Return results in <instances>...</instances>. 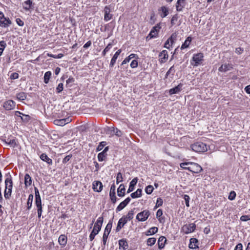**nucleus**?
Here are the masks:
<instances>
[{"mask_svg": "<svg viewBox=\"0 0 250 250\" xmlns=\"http://www.w3.org/2000/svg\"><path fill=\"white\" fill-rule=\"evenodd\" d=\"M127 222L126 219L123 216L119 219L117 226L116 229V231H119L124 227V226Z\"/></svg>", "mask_w": 250, "mask_h": 250, "instance_id": "nucleus-17", "label": "nucleus"}, {"mask_svg": "<svg viewBox=\"0 0 250 250\" xmlns=\"http://www.w3.org/2000/svg\"><path fill=\"white\" fill-rule=\"evenodd\" d=\"M35 204L37 207H42L41 197L35 198Z\"/></svg>", "mask_w": 250, "mask_h": 250, "instance_id": "nucleus-48", "label": "nucleus"}, {"mask_svg": "<svg viewBox=\"0 0 250 250\" xmlns=\"http://www.w3.org/2000/svg\"><path fill=\"white\" fill-rule=\"evenodd\" d=\"M243 245L242 244L239 243L236 245L235 247L234 250H243Z\"/></svg>", "mask_w": 250, "mask_h": 250, "instance_id": "nucleus-64", "label": "nucleus"}, {"mask_svg": "<svg viewBox=\"0 0 250 250\" xmlns=\"http://www.w3.org/2000/svg\"><path fill=\"white\" fill-rule=\"evenodd\" d=\"M16 22L20 26H22L24 25V22L19 18L16 19Z\"/></svg>", "mask_w": 250, "mask_h": 250, "instance_id": "nucleus-60", "label": "nucleus"}, {"mask_svg": "<svg viewBox=\"0 0 250 250\" xmlns=\"http://www.w3.org/2000/svg\"><path fill=\"white\" fill-rule=\"evenodd\" d=\"M32 4V1L31 0H27L24 2L23 7L25 10H29Z\"/></svg>", "mask_w": 250, "mask_h": 250, "instance_id": "nucleus-37", "label": "nucleus"}, {"mask_svg": "<svg viewBox=\"0 0 250 250\" xmlns=\"http://www.w3.org/2000/svg\"><path fill=\"white\" fill-rule=\"evenodd\" d=\"M196 228V225L194 223H190L185 225L182 227L183 231L186 234H188L194 231Z\"/></svg>", "mask_w": 250, "mask_h": 250, "instance_id": "nucleus-7", "label": "nucleus"}, {"mask_svg": "<svg viewBox=\"0 0 250 250\" xmlns=\"http://www.w3.org/2000/svg\"><path fill=\"white\" fill-rule=\"evenodd\" d=\"M163 215V211L161 209H159L156 212L157 218H160Z\"/></svg>", "mask_w": 250, "mask_h": 250, "instance_id": "nucleus-62", "label": "nucleus"}, {"mask_svg": "<svg viewBox=\"0 0 250 250\" xmlns=\"http://www.w3.org/2000/svg\"><path fill=\"white\" fill-rule=\"evenodd\" d=\"M119 249H122L123 250H125L128 248V244L126 240L121 239L119 241Z\"/></svg>", "mask_w": 250, "mask_h": 250, "instance_id": "nucleus-27", "label": "nucleus"}, {"mask_svg": "<svg viewBox=\"0 0 250 250\" xmlns=\"http://www.w3.org/2000/svg\"><path fill=\"white\" fill-rule=\"evenodd\" d=\"M163 200L161 198H157L156 204L155 208H157L158 207L161 206L163 204Z\"/></svg>", "mask_w": 250, "mask_h": 250, "instance_id": "nucleus-51", "label": "nucleus"}, {"mask_svg": "<svg viewBox=\"0 0 250 250\" xmlns=\"http://www.w3.org/2000/svg\"><path fill=\"white\" fill-rule=\"evenodd\" d=\"M6 45V42L4 41H1L0 42V56L1 55Z\"/></svg>", "mask_w": 250, "mask_h": 250, "instance_id": "nucleus-44", "label": "nucleus"}, {"mask_svg": "<svg viewBox=\"0 0 250 250\" xmlns=\"http://www.w3.org/2000/svg\"><path fill=\"white\" fill-rule=\"evenodd\" d=\"M115 188H116L115 186L113 184L111 186L109 194H115Z\"/></svg>", "mask_w": 250, "mask_h": 250, "instance_id": "nucleus-58", "label": "nucleus"}, {"mask_svg": "<svg viewBox=\"0 0 250 250\" xmlns=\"http://www.w3.org/2000/svg\"><path fill=\"white\" fill-rule=\"evenodd\" d=\"M158 229L157 227H153L150 228L146 232V235L147 236L155 234L158 232Z\"/></svg>", "mask_w": 250, "mask_h": 250, "instance_id": "nucleus-31", "label": "nucleus"}, {"mask_svg": "<svg viewBox=\"0 0 250 250\" xmlns=\"http://www.w3.org/2000/svg\"><path fill=\"white\" fill-rule=\"evenodd\" d=\"M191 40H192L191 37H188L185 40L184 43L182 45L181 49H184L185 48H188L189 46V45L191 42Z\"/></svg>", "mask_w": 250, "mask_h": 250, "instance_id": "nucleus-32", "label": "nucleus"}, {"mask_svg": "<svg viewBox=\"0 0 250 250\" xmlns=\"http://www.w3.org/2000/svg\"><path fill=\"white\" fill-rule=\"evenodd\" d=\"M240 220L242 221H247L248 220H250V215H242L240 217Z\"/></svg>", "mask_w": 250, "mask_h": 250, "instance_id": "nucleus-54", "label": "nucleus"}, {"mask_svg": "<svg viewBox=\"0 0 250 250\" xmlns=\"http://www.w3.org/2000/svg\"><path fill=\"white\" fill-rule=\"evenodd\" d=\"M184 198L185 201L186 206L188 207L189 206V201L190 199L189 196L188 195H184Z\"/></svg>", "mask_w": 250, "mask_h": 250, "instance_id": "nucleus-53", "label": "nucleus"}, {"mask_svg": "<svg viewBox=\"0 0 250 250\" xmlns=\"http://www.w3.org/2000/svg\"><path fill=\"white\" fill-rule=\"evenodd\" d=\"M121 53V50L119 49L118 50L114 55L112 58L111 59L109 66L110 67H113L114 65L115 64L116 60L117 59L119 55Z\"/></svg>", "mask_w": 250, "mask_h": 250, "instance_id": "nucleus-24", "label": "nucleus"}, {"mask_svg": "<svg viewBox=\"0 0 250 250\" xmlns=\"http://www.w3.org/2000/svg\"><path fill=\"white\" fill-rule=\"evenodd\" d=\"M11 24V21L9 18L4 17L3 13L0 12V26L6 27Z\"/></svg>", "mask_w": 250, "mask_h": 250, "instance_id": "nucleus-6", "label": "nucleus"}, {"mask_svg": "<svg viewBox=\"0 0 250 250\" xmlns=\"http://www.w3.org/2000/svg\"><path fill=\"white\" fill-rule=\"evenodd\" d=\"M102 183L98 181H95L93 183V189L95 191L101 192L103 189Z\"/></svg>", "mask_w": 250, "mask_h": 250, "instance_id": "nucleus-13", "label": "nucleus"}, {"mask_svg": "<svg viewBox=\"0 0 250 250\" xmlns=\"http://www.w3.org/2000/svg\"><path fill=\"white\" fill-rule=\"evenodd\" d=\"M40 158L42 161L46 162L49 165H52V160L45 153L42 154L40 156Z\"/></svg>", "mask_w": 250, "mask_h": 250, "instance_id": "nucleus-28", "label": "nucleus"}, {"mask_svg": "<svg viewBox=\"0 0 250 250\" xmlns=\"http://www.w3.org/2000/svg\"><path fill=\"white\" fill-rule=\"evenodd\" d=\"M72 157V155H68L66 156L62 160V163L64 164L68 162Z\"/></svg>", "mask_w": 250, "mask_h": 250, "instance_id": "nucleus-56", "label": "nucleus"}, {"mask_svg": "<svg viewBox=\"0 0 250 250\" xmlns=\"http://www.w3.org/2000/svg\"><path fill=\"white\" fill-rule=\"evenodd\" d=\"M32 183V178L28 174L24 176V184L26 187L30 186Z\"/></svg>", "mask_w": 250, "mask_h": 250, "instance_id": "nucleus-33", "label": "nucleus"}, {"mask_svg": "<svg viewBox=\"0 0 250 250\" xmlns=\"http://www.w3.org/2000/svg\"><path fill=\"white\" fill-rule=\"evenodd\" d=\"M160 11H162V13L160 14V16L162 18L166 17L168 14V11L167 8L165 6H162L159 10Z\"/></svg>", "mask_w": 250, "mask_h": 250, "instance_id": "nucleus-36", "label": "nucleus"}, {"mask_svg": "<svg viewBox=\"0 0 250 250\" xmlns=\"http://www.w3.org/2000/svg\"><path fill=\"white\" fill-rule=\"evenodd\" d=\"M125 188L123 184H121L117 189L118 196L119 197H123L125 195Z\"/></svg>", "mask_w": 250, "mask_h": 250, "instance_id": "nucleus-26", "label": "nucleus"}, {"mask_svg": "<svg viewBox=\"0 0 250 250\" xmlns=\"http://www.w3.org/2000/svg\"><path fill=\"white\" fill-rule=\"evenodd\" d=\"M150 215V212L148 210H144L139 213L136 216V219L139 221L144 222L146 220Z\"/></svg>", "mask_w": 250, "mask_h": 250, "instance_id": "nucleus-5", "label": "nucleus"}, {"mask_svg": "<svg viewBox=\"0 0 250 250\" xmlns=\"http://www.w3.org/2000/svg\"><path fill=\"white\" fill-rule=\"evenodd\" d=\"M232 68V65L231 64L225 63L222 64L218 69L220 72H226L230 70Z\"/></svg>", "mask_w": 250, "mask_h": 250, "instance_id": "nucleus-20", "label": "nucleus"}, {"mask_svg": "<svg viewBox=\"0 0 250 250\" xmlns=\"http://www.w3.org/2000/svg\"><path fill=\"white\" fill-rule=\"evenodd\" d=\"M159 57L160 58L159 61L161 63L165 62L168 57L167 51L166 50H163L160 53Z\"/></svg>", "mask_w": 250, "mask_h": 250, "instance_id": "nucleus-14", "label": "nucleus"}, {"mask_svg": "<svg viewBox=\"0 0 250 250\" xmlns=\"http://www.w3.org/2000/svg\"><path fill=\"white\" fill-rule=\"evenodd\" d=\"M167 242V239L165 236H160L158 241V248L160 250L163 249L166 244Z\"/></svg>", "mask_w": 250, "mask_h": 250, "instance_id": "nucleus-19", "label": "nucleus"}, {"mask_svg": "<svg viewBox=\"0 0 250 250\" xmlns=\"http://www.w3.org/2000/svg\"><path fill=\"white\" fill-rule=\"evenodd\" d=\"M138 66V62L137 61L135 60H133L131 63H130V66L131 68H136Z\"/></svg>", "mask_w": 250, "mask_h": 250, "instance_id": "nucleus-55", "label": "nucleus"}, {"mask_svg": "<svg viewBox=\"0 0 250 250\" xmlns=\"http://www.w3.org/2000/svg\"><path fill=\"white\" fill-rule=\"evenodd\" d=\"M103 221V217H100L94 224L93 229L89 235V239L91 241L94 239L95 236L98 234L100 231Z\"/></svg>", "mask_w": 250, "mask_h": 250, "instance_id": "nucleus-2", "label": "nucleus"}, {"mask_svg": "<svg viewBox=\"0 0 250 250\" xmlns=\"http://www.w3.org/2000/svg\"><path fill=\"white\" fill-rule=\"evenodd\" d=\"M198 243V241L197 239L192 238L190 239V243L189 244V248L192 249H195L198 248V247L197 244Z\"/></svg>", "mask_w": 250, "mask_h": 250, "instance_id": "nucleus-25", "label": "nucleus"}, {"mask_svg": "<svg viewBox=\"0 0 250 250\" xmlns=\"http://www.w3.org/2000/svg\"><path fill=\"white\" fill-rule=\"evenodd\" d=\"M106 143L105 142H101L97 148V150L98 151L101 150L103 148V147L106 145Z\"/></svg>", "mask_w": 250, "mask_h": 250, "instance_id": "nucleus-50", "label": "nucleus"}, {"mask_svg": "<svg viewBox=\"0 0 250 250\" xmlns=\"http://www.w3.org/2000/svg\"><path fill=\"white\" fill-rule=\"evenodd\" d=\"M16 106V103L11 100H7L3 103V107L6 110L13 109Z\"/></svg>", "mask_w": 250, "mask_h": 250, "instance_id": "nucleus-9", "label": "nucleus"}, {"mask_svg": "<svg viewBox=\"0 0 250 250\" xmlns=\"http://www.w3.org/2000/svg\"><path fill=\"white\" fill-rule=\"evenodd\" d=\"M109 130L111 131V132H113V133L112 134V135L114 134H115V135H116L117 137H120L122 135V131L117 128H115L114 127H112L109 128Z\"/></svg>", "mask_w": 250, "mask_h": 250, "instance_id": "nucleus-29", "label": "nucleus"}, {"mask_svg": "<svg viewBox=\"0 0 250 250\" xmlns=\"http://www.w3.org/2000/svg\"><path fill=\"white\" fill-rule=\"evenodd\" d=\"M170 42V40L168 39L164 44V47H165L167 49H169L170 46L171 45L169 44Z\"/></svg>", "mask_w": 250, "mask_h": 250, "instance_id": "nucleus-61", "label": "nucleus"}, {"mask_svg": "<svg viewBox=\"0 0 250 250\" xmlns=\"http://www.w3.org/2000/svg\"><path fill=\"white\" fill-rule=\"evenodd\" d=\"M111 228H112V222H109L107 224V225L105 227L104 234H103V244L104 245H105L106 244V240H107L108 236L111 231Z\"/></svg>", "mask_w": 250, "mask_h": 250, "instance_id": "nucleus-8", "label": "nucleus"}, {"mask_svg": "<svg viewBox=\"0 0 250 250\" xmlns=\"http://www.w3.org/2000/svg\"><path fill=\"white\" fill-rule=\"evenodd\" d=\"M5 143L13 147L17 146V141L15 139L8 138L5 140Z\"/></svg>", "mask_w": 250, "mask_h": 250, "instance_id": "nucleus-34", "label": "nucleus"}, {"mask_svg": "<svg viewBox=\"0 0 250 250\" xmlns=\"http://www.w3.org/2000/svg\"><path fill=\"white\" fill-rule=\"evenodd\" d=\"M58 242L61 245L65 246L67 243V237L64 235H61L58 239Z\"/></svg>", "mask_w": 250, "mask_h": 250, "instance_id": "nucleus-30", "label": "nucleus"}, {"mask_svg": "<svg viewBox=\"0 0 250 250\" xmlns=\"http://www.w3.org/2000/svg\"><path fill=\"white\" fill-rule=\"evenodd\" d=\"M123 181V177L122 173L119 172L117 173L116 177V183L118 184L120 182H121Z\"/></svg>", "mask_w": 250, "mask_h": 250, "instance_id": "nucleus-47", "label": "nucleus"}, {"mask_svg": "<svg viewBox=\"0 0 250 250\" xmlns=\"http://www.w3.org/2000/svg\"><path fill=\"white\" fill-rule=\"evenodd\" d=\"M160 29L161 26L160 24H157L156 26L152 28L148 36L147 37V38L149 37L150 39H151L157 37L158 32Z\"/></svg>", "mask_w": 250, "mask_h": 250, "instance_id": "nucleus-11", "label": "nucleus"}, {"mask_svg": "<svg viewBox=\"0 0 250 250\" xmlns=\"http://www.w3.org/2000/svg\"><path fill=\"white\" fill-rule=\"evenodd\" d=\"M236 197V193L234 191H231L230 192L229 194V199L232 201Z\"/></svg>", "mask_w": 250, "mask_h": 250, "instance_id": "nucleus-49", "label": "nucleus"}, {"mask_svg": "<svg viewBox=\"0 0 250 250\" xmlns=\"http://www.w3.org/2000/svg\"><path fill=\"white\" fill-rule=\"evenodd\" d=\"M183 84L181 83H179L177 86L169 90V94L173 95L179 93L183 88Z\"/></svg>", "mask_w": 250, "mask_h": 250, "instance_id": "nucleus-12", "label": "nucleus"}, {"mask_svg": "<svg viewBox=\"0 0 250 250\" xmlns=\"http://www.w3.org/2000/svg\"><path fill=\"white\" fill-rule=\"evenodd\" d=\"M110 8L108 6H106L104 9V20L105 21H108L112 18V16L111 14H110Z\"/></svg>", "mask_w": 250, "mask_h": 250, "instance_id": "nucleus-18", "label": "nucleus"}, {"mask_svg": "<svg viewBox=\"0 0 250 250\" xmlns=\"http://www.w3.org/2000/svg\"><path fill=\"white\" fill-rule=\"evenodd\" d=\"M108 150V147H105L104 150L99 153L98 155V159L99 161L102 162L105 160L106 156L107 155L106 152Z\"/></svg>", "mask_w": 250, "mask_h": 250, "instance_id": "nucleus-16", "label": "nucleus"}, {"mask_svg": "<svg viewBox=\"0 0 250 250\" xmlns=\"http://www.w3.org/2000/svg\"><path fill=\"white\" fill-rule=\"evenodd\" d=\"M138 181V178L137 177L134 178L132 180L130 183L129 188L127 191V193H130L134 189V187L137 184Z\"/></svg>", "mask_w": 250, "mask_h": 250, "instance_id": "nucleus-23", "label": "nucleus"}, {"mask_svg": "<svg viewBox=\"0 0 250 250\" xmlns=\"http://www.w3.org/2000/svg\"><path fill=\"white\" fill-rule=\"evenodd\" d=\"M154 188L153 186L149 185L145 188V191L147 194H150L153 191Z\"/></svg>", "mask_w": 250, "mask_h": 250, "instance_id": "nucleus-45", "label": "nucleus"}, {"mask_svg": "<svg viewBox=\"0 0 250 250\" xmlns=\"http://www.w3.org/2000/svg\"><path fill=\"white\" fill-rule=\"evenodd\" d=\"M33 198V194H31L29 195L27 202V208L28 210H29L32 207Z\"/></svg>", "mask_w": 250, "mask_h": 250, "instance_id": "nucleus-35", "label": "nucleus"}, {"mask_svg": "<svg viewBox=\"0 0 250 250\" xmlns=\"http://www.w3.org/2000/svg\"><path fill=\"white\" fill-rule=\"evenodd\" d=\"M180 167L185 169H188L194 173H198L202 171V167L197 163L193 162H184L180 165Z\"/></svg>", "mask_w": 250, "mask_h": 250, "instance_id": "nucleus-1", "label": "nucleus"}, {"mask_svg": "<svg viewBox=\"0 0 250 250\" xmlns=\"http://www.w3.org/2000/svg\"><path fill=\"white\" fill-rule=\"evenodd\" d=\"M177 15L173 16L171 20V24L173 25L175 24V21L177 20Z\"/></svg>", "mask_w": 250, "mask_h": 250, "instance_id": "nucleus-63", "label": "nucleus"}, {"mask_svg": "<svg viewBox=\"0 0 250 250\" xmlns=\"http://www.w3.org/2000/svg\"><path fill=\"white\" fill-rule=\"evenodd\" d=\"M17 98L21 101L24 100L26 98V94L25 92H21L17 94Z\"/></svg>", "mask_w": 250, "mask_h": 250, "instance_id": "nucleus-39", "label": "nucleus"}, {"mask_svg": "<svg viewBox=\"0 0 250 250\" xmlns=\"http://www.w3.org/2000/svg\"><path fill=\"white\" fill-rule=\"evenodd\" d=\"M192 149L197 152H204L208 150L207 145L202 142H196L191 146Z\"/></svg>", "mask_w": 250, "mask_h": 250, "instance_id": "nucleus-4", "label": "nucleus"}, {"mask_svg": "<svg viewBox=\"0 0 250 250\" xmlns=\"http://www.w3.org/2000/svg\"><path fill=\"white\" fill-rule=\"evenodd\" d=\"M204 55L203 53H200L194 54L192 57V61L195 62L194 64H192L195 66L198 65L203 61Z\"/></svg>", "mask_w": 250, "mask_h": 250, "instance_id": "nucleus-10", "label": "nucleus"}, {"mask_svg": "<svg viewBox=\"0 0 250 250\" xmlns=\"http://www.w3.org/2000/svg\"><path fill=\"white\" fill-rule=\"evenodd\" d=\"M156 239L154 237H151L148 238L146 241V244L148 246H152L156 243Z\"/></svg>", "mask_w": 250, "mask_h": 250, "instance_id": "nucleus-41", "label": "nucleus"}, {"mask_svg": "<svg viewBox=\"0 0 250 250\" xmlns=\"http://www.w3.org/2000/svg\"><path fill=\"white\" fill-rule=\"evenodd\" d=\"M5 189L4 191V197L9 199L11 195L13 183L11 177L7 178L5 180Z\"/></svg>", "mask_w": 250, "mask_h": 250, "instance_id": "nucleus-3", "label": "nucleus"}, {"mask_svg": "<svg viewBox=\"0 0 250 250\" xmlns=\"http://www.w3.org/2000/svg\"><path fill=\"white\" fill-rule=\"evenodd\" d=\"M51 76V72L50 71H47L44 75V82L45 83H48L49 79Z\"/></svg>", "mask_w": 250, "mask_h": 250, "instance_id": "nucleus-40", "label": "nucleus"}, {"mask_svg": "<svg viewBox=\"0 0 250 250\" xmlns=\"http://www.w3.org/2000/svg\"><path fill=\"white\" fill-rule=\"evenodd\" d=\"M186 0H178L176 4V8L177 11H181L184 7Z\"/></svg>", "mask_w": 250, "mask_h": 250, "instance_id": "nucleus-22", "label": "nucleus"}, {"mask_svg": "<svg viewBox=\"0 0 250 250\" xmlns=\"http://www.w3.org/2000/svg\"><path fill=\"white\" fill-rule=\"evenodd\" d=\"M69 122L70 120L69 118H64L62 119L55 120L54 121V124L57 125L63 126Z\"/></svg>", "mask_w": 250, "mask_h": 250, "instance_id": "nucleus-21", "label": "nucleus"}, {"mask_svg": "<svg viewBox=\"0 0 250 250\" xmlns=\"http://www.w3.org/2000/svg\"><path fill=\"white\" fill-rule=\"evenodd\" d=\"M23 117L20 116L21 119L23 122L27 123L30 120V117L27 115L22 114Z\"/></svg>", "mask_w": 250, "mask_h": 250, "instance_id": "nucleus-46", "label": "nucleus"}, {"mask_svg": "<svg viewBox=\"0 0 250 250\" xmlns=\"http://www.w3.org/2000/svg\"><path fill=\"white\" fill-rule=\"evenodd\" d=\"M130 200L129 197H127L116 208V211H120L122 210L129 203Z\"/></svg>", "mask_w": 250, "mask_h": 250, "instance_id": "nucleus-15", "label": "nucleus"}, {"mask_svg": "<svg viewBox=\"0 0 250 250\" xmlns=\"http://www.w3.org/2000/svg\"><path fill=\"white\" fill-rule=\"evenodd\" d=\"M177 37V34L176 33H173L171 34V36L168 38V39L170 41L171 45H172L174 42L176 40Z\"/></svg>", "mask_w": 250, "mask_h": 250, "instance_id": "nucleus-43", "label": "nucleus"}, {"mask_svg": "<svg viewBox=\"0 0 250 250\" xmlns=\"http://www.w3.org/2000/svg\"><path fill=\"white\" fill-rule=\"evenodd\" d=\"M63 84L62 83H59L56 88L57 92L60 93L63 90Z\"/></svg>", "mask_w": 250, "mask_h": 250, "instance_id": "nucleus-52", "label": "nucleus"}, {"mask_svg": "<svg viewBox=\"0 0 250 250\" xmlns=\"http://www.w3.org/2000/svg\"><path fill=\"white\" fill-rule=\"evenodd\" d=\"M109 196H110V198L111 202L113 204H115L117 201V198L116 197L115 194H109Z\"/></svg>", "mask_w": 250, "mask_h": 250, "instance_id": "nucleus-57", "label": "nucleus"}, {"mask_svg": "<svg viewBox=\"0 0 250 250\" xmlns=\"http://www.w3.org/2000/svg\"><path fill=\"white\" fill-rule=\"evenodd\" d=\"M142 191L141 189L138 188L135 192L132 193L130 196L132 198L140 197L142 195Z\"/></svg>", "mask_w": 250, "mask_h": 250, "instance_id": "nucleus-38", "label": "nucleus"}, {"mask_svg": "<svg viewBox=\"0 0 250 250\" xmlns=\"http://www.w3.org/2000/svg\"><path fill=\"white\" fill-rule=\"evenodd\" d=\"M134 212L133 210H130L128 212V214L126 216H124L123 217L125 218L126 220L129 221L131 220L133 218Z\"/></svg>", "mask_w": 250, "mask_h": 250, "instance_id": "nucleus-42", "label": "nucleus"}, {"mask_svg": "<svg viewBox=\"0 0 250 250\" xmlns=\"http://www.w3.org/2000/svg\"><path fill=\"white\" fill-rule=\"evenodd\" d=\"M19 78V74L16 72L13 73L10 75V79L15 80Z\"/></svg>", "mask_w": 250, "mask_h": 250, "instance_id": "nucleus-59", "label": "nucleus"}]
</instances>
